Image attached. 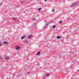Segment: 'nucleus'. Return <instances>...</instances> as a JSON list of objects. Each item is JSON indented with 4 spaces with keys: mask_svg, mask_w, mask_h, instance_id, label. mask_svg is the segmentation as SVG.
<instances>
[{
    "mask_svg": "<svg viewBox=\"0 0 79 79\" xmlns=\"http://www.w3.org/2000/svg\"><path fill=\"white\" fill-rule=\"evenodd\" d=\"M49 74H48L47 75V76H49Z\"/></svg>",
    "mask_w": 79,
    "mask_h": 79,
    "instance_id": "obj_14",
    "label": "nucleus"
},
{
    "mask_svg": "<svg viewBox=\"0 0 79 79\" xmlns=\"http://www.w3.org/2000/svg\"><path fill=\"white\" fill-rule=\"evenodd\" d=\"M47 0H44V1H45V2H47Z\"/></svg>",
    "mask_w": 79,
    "mask_h": 79,
    "instance_id": "obj_15",
    "label": "nucleus"
},
{
    "mask_svg": "<svg viewBox=\"0 0 79 79\" xmlns=\"http://www.w3.org/2000/svg\"><path fill=\"white\" fill-rule=\"evenodd\" d=\"M56 37L57 39H59L60 38V36H57Z\"/></svg>",
    "mask_w": 79,
    "mask_h": 79,
    "instance_id": "obj_10",
    "label": "nucleus"
},
{
    "mask_svg": "<svg viewBox=\"0 0 79 79\" xmlns=\"http://www.w3.org/2000/svg\"><path fill=\"white\" fill-rule=\"evenodd\" d=\"M2 44H3V43L2 42H0V45H2Z\"/></svg>",
    "mask_w": 79,
    "mask_h": 79,
    "instance_id": "obj_11",
    "label": "nucleus"
},
{
    "mask_svg": "<svg viewBox=\"0 0 79 79\" xmlns=\"http://www.w3.org/2000/svg\"><path fill=\"white\" fill-rule=\"evenodd\" d=\"M56 27V26L54 25L53 26V28H55Z\"/></svg>",
    "mask_w": 79,
    "mask_h": 79,
    "instance_id": "obj_9",
    "label": "nucleus"
},
{
    "mask_svg": "<svg viewBox=\"0 0 79 79\" xmlns=\"http://www.w3.org/2000/svg\"><path fill=\"white\" fill-rule=\"evenodd\" d=\"M40 53V52H38V53L36 54V55H39V53Z\"/></svg>",
    "mask_w": 79,
    "mask_h": 79,
    "instance_id": "obj_7",
    "label": "nucleus"
},
{
    "mask_svg": "<svg viewBox=\"0 0 79 79\" xmlns=\"http://www.w3.org/2000/svg\"><path fill=\"white\" fill-rule=\"evenodd\" d=\"M5 58H6V60H8V59H10V57L9 56H7L6 57H5Z\"/></svg>",
    "mask_w": 79,
    "mask_h": 79,
    "instance_id": "obj_5",
    "label": "nucleus"
},
{
    "mask_svg": "<svg viewBox=\"0 0 79 79\" xmlns=\"http://www.w3.org/2000/svg\"><path fill=\"white\" fill-rule=\"evenodd\" d=\"M42 10L41 8H39L38 9V11H40V10Z\"/></svg>",
    "mask_w": 79,
    "mask_h": 79,
    "instance_id": "obj_8",
    "label": "nucleus"
},
{
    "mask_svg": "<svg viewBox=\"0 0 79 79\" xmlns=\"http://www.w3.org/2000/svg\"><path fill=\"white\" fill-rule=\"evenodd\" d=\"M78 71V70H77V71Z\"/></svg>",
    "mask_w": 79,
    "mask_h": 79,
    "instance_id": "obj_18",
    "label": "nucleus"
},
{
    "mask_svg": "<svg viewBox=\"0 0 79 79\" xmlns=\"http://www.w3.org/2000/svg\"><path fill=\"white\" fill-rule=\"evenodd\" d=\"M38 65H40V64H39Z\"/></svg>",
    "mask_w": 79,
    "mask_h": 79,
    "instance_id": "obj_16",
    "label": "nucleus"
},
{
    "mask_svg": "<svg viewBox=\"0 0 79 79\" xmlns=\"http://www.w3.org/2000/svg\"><path fill=\"white\" fill-rule=\"evenodd\" d=\"M26 38V36H25L22 37H21V40H23V39H24V38Z\"/></svg>",
    "mask_w": 79,
    "mask_h": 79,
    "instance_id": "obj_6",
    "label": "nucleus"
},
{
    "mask_svg": "<svg viewBox=\"0 0 79 79\" xmlns=\"http://www.w3.org/2000/svg\"><path fill=\"white\" fill-rule=\"evenodd\" d=\"M31 37H32V36L31 35H29L28 36V39H31Z\"/></svg>",
    "mask_w": 79,
    "mask_h": 79,
    "instance_id": "obj_4",
    "label": "nucleus"
},
{
    "mask_svg": "<svg viewBox=\"0 0 79 79\" xmlns=\"http://www.w3.org/2000/svg\"><path fill=\"white\" fill-rule=\"evenodd\" d=\"M54 9H53L52 10V12H54Z\"/></svg>",
    "mask_w": 79,
    "mask_h": 79,
    "instance_id": "obj_13",
    "label": "nucleus"
},
{
    "mask_svg": "<svg viewBox=\"0 0 79 79\" xmlns=\"http://www.w3.org/2000/svg\"><path fill=\"white\" fill-rule=\"evenodd\" d=\"M27 74H29V73H28Z\"/></svg>",
    "mask_w": 79,
    "mask_h": 79,
    "instance_id": "obj_17",
    "label": "nucleus"
},
{
    "mask_svg": "<svg viewBox=\"0 0 79 79\" xmlns=\"http://www.w3.org/2000/svg\"><path fill=\"white\" fill-rule=\"evenodd\" d=\"M3 43L4 44H6V45H8L9 44V43L7 42L6 41H4Z\"/></svg>",
    "mask_w": 79,
    "mask_h": 79,
    "instance_id": "obj_3",
    "label": "nucleus"
},
{
    "mask_svg": "<svg viewBox=\"0 0 79 79\" xmlns=\"http://www.w3.org/2000/svg\"><path fill=\"white\" fill-rule=\"evenodd\" d=\"M77 4H78V3L77 2H76L71 5V7H74V6H75L77 5Z\"/></svg>",
    "mask_w": 79,
    "mask_h": 79,
    "instance_id": "obj_1",
    "label": "nucleus"
},
{
    "mask_svg": "<svg viewBox=\"0 0 79 79\" xmlns=\"http://www.w3.org/2000/svg\"><path fill=\"white\" fill-rule=\"evenodd\" d=\"M60 23H62V21H60V22H59Z\"/></svg>",
    "mask_w": 79,
    "mask_h": 79,
    "instance_id": "obj_12",
    "label": "nucleus"
},
{
    "mask_svg": "<svg viewBox=\"0 0 79 79\" xmlns=\"http://www.w3.org/2000/svg\"><path fill=\"white\" fill-rule=\"evenodd\" d=\"M20 48V47H19V46H17L15 47L16 50H19Z\"/></svg>",
    "mask_w": 79,
    "mask_h": 79,
    "instance_id": "obj_2",
    "label": "nucleus"
}]
</instances>
